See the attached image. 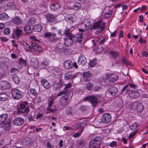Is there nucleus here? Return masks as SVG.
<instances>
[{
    "instance_id": "f257e3e1",
    "label": "nucleus",
    "mask_w": 148,
    "mask_h": 148,
    "mask_svg": "<svg viewBox=\"0 0 148 148\" xmlns=\"http://www.w3.org/2000/svg\"><path fill=\"white\" fill-rule=\"evenodd\" d=\"M105 23L101 21L95 22L92 25V28L95 30H99L100 32H102L105 28Z\"/></svg>"
},
{
    "instance_id": "f03ea898",
    "label": "nucleus",
    "mask_w": 148,
    "mask_h": 148,
    "mask_svg": "<svg viewBox=\"0 0 148 148\" xmlns=\"http://www.w3.org/2000/svg\"><path fill=\"white\" fill-rule=\"evenodd\" d=\"M101 138L98 136L95 137L91 140L89 144V148H97L101 144Z\"/></svg>"
},
{
    "instance_id": "7ed1b4c3",
    "label": "nucleus",
    "mask_w": 148,
    "mask_h": 148,
    "mask_svg": "<svg viewBox=\"0 0 148 148\" xmlns=\"http://www.w3.org/2000/svg\"><path fill=\"white\" fill-rule=\"evenodd\" d=\"M137 86L134 84H127L122 88L121 92H123L127 90L126 92H138L135 88Z\"/></svg>"
},
{
    "instance_id": "20e7f679",
    "label": "nucleus",
    "mask_w": 148,
    "mask_h": 148,
    "mask_svg": "<svg viewBox=\"0 0 148 148\" xmlns=\"http://www.w3.org/2000/svg\"><path fill=\"white\" fill-rule=\"evenodd\" d=\"M84 99L85 101H88L90 102L93 107L97 106L99 102L97 97L95 95L87 96L84 97Z\"/></svg>"
},
{
    "instance_id": "39448f33",
    "label": "nucleus",
    "mask_w": 148,
    "mask_h": 148,
    "mask_svg": "<svg viewBox=\"0 0 148 148\" xmlns=\"http://www.w3.org/2000/svg\"><path fill=\"white\" fill-rule=\"evenodd\" d=\"M66 93H59L57 95V97H59L62 95L64 94V95L61 97L60 99V105L63 106H64L68 103V94H66ZM69 94V93H67Z\"/></svg>"
},
{
    "instance_id": "423d86ee",
    "label": "nucleus",
    "mask_w": 148,
    "mask_h": 148,
    "mask_svg": "<svg viewBox=\"0 0 148 148\" xmlns=\"http://www.w3.org/2000/svg\"><path fill=\"white\" fill-rule=\"evenodd\" d=\"M10 87V84L6 81L2 80L0 82V89L2 90H8Z\"/></svg>"
},
{
    "instance_id": "0eeeda50",
    "label": "nucleus",
    "mask_w": 148,
    "mask_h": 148,
    "mask_svg": "<svg viewBox=\"0 0 148 148\" xmlns=\"http://www.w3.org/2000/svg\"><path fill=\"white\" fill-rule=\"evenodd\" d=\"M111 120V116L110 114L106 113L103 114L101 118V121L102 123H108Z\"/></svg>"
},
{
    "instance_id": "6e6552de",
    "label": "nucleus",
    "mask_w": 148,
    "mask_h": 148,
    "mask_svg": "<svg viewBox=\"0 0 148 148\" xmlns=\"http://www.w3.org/2000/svg\"><path fill=\"white\" fill-rule=\"evenodd\" d=\"M77 62L79 65L83 66L87 63L86 58L84 56L81 55L78 57Z\"/></svg>"
},
{
    "instance_id": "1a4fd4ad",
    "label": "nucleus",
    "mask_w": 148,
    "mask_h": 148,
    "mask_svg": "<svg viewBox=\"0 0 148 148\" xmlns=\"http://www.w3.org/2000/svg\"><path fill=\"white\" fill-rule=\"evenodd\" d=\"M108 81L110 82H113L117 80L118 78V76L115 74L111 73L107 75L106 76Z\"/></svg>"
},
{
    "instance_id": "9d476101",
    "label": "nucleus",
    "mask_w": 148,
    "mask_h": 148,
    "mask_svg": "<svg viewBox=\"0 0 148 148\" xmlns=\"http://www.w3.org/2000/svg\"><path fill=\"white\" fill-rule=\"evenodd\" d=\"M46 17L48 23H56L57 22L56 17L51 14H47Z\"/></svg>"
},
{
    "instance_id": "9b49d317",
    "label": "nucleus",
    "mask_w": 148,
    "mask_h": 148,
    "mask_svg": "<svg viewBox=\"0 0 148 148\" xmlns=\"http://www.w3.org/2000/svg\"><path fill=\"white\" fill-rule=\"evenodd\" d=\"M64 82L62 79H60L58 82L54 83L53 85V90L55 91L59 90L63 86Z\"/></svg>"
},
{
    "instance_id": "f8f14e48",
    "label": "nucleus",
    "mask_w": 148,
    "mask_h": 148,
    "mask_svg": "<svg viewBox=\"0 0 148 148\" xmlns=\"http://www.w3.org/2000/svg\"><path fill=\"white\" fill-rule=\"evenodd\" d=\"M73 37L71 36L64 38V40L65 45L67 47L71 46L73 43Z\"/></svg>"
},
{
    "instance_id": "ddd939ff",
    "label": "nucleus",
    "mask_w": 148,
    "mask_h": 148,
    "mask_svg": "<svg viewBox=\"0 0 148 148\" xmlns=\"http://www.w3.org/2000/svg\"><path fill=\"white\" fill-rule=\"evenodd\" d=\"M108 54L110 58H112L115 60L119 56V53L118 52L113 50L110 51Z\"/></svg>"
},
{
    "instance_id": "4468645a",
    "label": "nucleus",
    "mask_w": 148,
    "mask_h": 148,
    "mask_svg": "<svg viewBox=\"0 0 148 148\" xmlns=\"http://www.w3.org/2000/svg\"><path fill=\"white\" fill-rule=\"evenodd\" d=\"M64 68L66 69H70L73 67V62L70 60H68L64 62L63 63Z\"/></svg>"
},
{
    "instance_id": "2eb2a0df",
    "label": "nucleus",
    "mask_w": 148,
    "mask_h": 148,
    "mask_svg": "<svg viewBox=\"0 0 148 148\" xmlns=\"http://www.w3.org/2000/svg\"><path fill=\"white\" fill-rule=\"evenodd\" d=\"M83 35V34L82 33H78L76 34L74 39L75 42L78 43H81L84 39Z\"/></svg>"
},
{
    "instance_id": "dca6fc26",
    "label": "nucleus",
    "mask_w": 148,
    "mask_h": 148,
    "mask_svg": "<svg viewBox=\"0 0 148 148\" xmlns=\"http://www.w3.org/2000/svg\"><path fill=\"white\" fill-rule=\"evenodd\" d=\"M24 120L23 118L18 117L14 120L13 123L16 126H21L24 123Z\"/></svg>"
},
{
    "instance_id": "f3484780",
    "label": "nucleus",
    "mask_w": 148,
    "mask_h": 148,
    "mask_svg": "<svg viewBox=\"0 0 148 148\" xmlns=\"http://www.w3.org/2000/svg\"><path fill=\"white\" fill-rule=\"evenodd\" d=\"M12 22L15 25H18L21 24L23 21L22 18L19 16H16L12 20Z\"/></svg>"
},
{
    "instance_id": "a211bd4d",
    "label": "nucleus",
    "mask_w": 148,
    "mask_h": 148,
    "mask_svg": "<svg viewBox=\"0 0 148 148\" xmlns=\"http://www.w3.org/2000/svg\"><path fill=\"white\" fill-rule=\"evenodd\" d=\"M84 79L86 81H89L92 76V73L89 71L84 72L82 75Z\"/></svg>"
},
{
    "instance_id": "6ab92c4d",
    "label": "nucleus",
    "mask_w": 148,
    "mask_h": 148,
    "mask_svg": "<svg viewBox=\"0 0 148 148\" xmlns=\"http://www.w3.org/2000/svg\"><path fill=\"white\" fill-rule=\"evenodd\" d=\"M40 66L42 69H45L49 63L47 59L45 58H43L41 61Z\"/></svg>"
},
{
    "instance_id": "aec40b11",
    "label": "nucleus",
    "mask_w": 148,
    "mask_h": 148,
    "mask_svg": "<svg viewBox=\"0 0 148 148\" xmlns=\"http://www.w3.org/2000/svg\"><path fill=\"white\" fill-rule=\"evenodd\" d=\"M41 84L46 89H48L50 87L49 82L45 79H42L41 81Z\"/></svg>"
},
{
    "instance_id": "412c9836",
    "label": "nucleus",
    "mask_w": 148,
    "mask_h": 148,
    "mask_svg": "<svg viewBox=\"0 0 148 148\" xmlns=\"http://www.w3.org/2000/svg\"><path fill=\"white\" fill-rule=\"evenodd\" d=\"M32 46L33 49L36 51L40 52L42 49V48L39 45L35 43H32Z\"/></svg>"
},
{
    "instance_id": "4be33fe9",
    "label": "nucleus",
    "mask_w": 148,
    "mask_h": 148,
    "mask_svg": "<svg viewBox=\"0 0 148 148\" xmlns=\"http://www.w3.org/2000/svg\"><path fill=\"white\" fill-rule=\"evenodd\" d=\"M42 29V27L39 24L36 25H34L32 28V31L33 32H39Z\"/></svg>"
},
{
    "instance_id": "5701e85b",
    "label": "nucleus",
    "mask_w": 148,
    "mask_h": 148,
    "mask_svg": "<svg viewBox=\"0 0 148 148\" xmlns=\"http://www.w3.org/2000/svg\"><path fill=\"white\" fill-rule=\"evenodd\" d=\"M52 72L55 76L56 78L61 76V72L57 68H54L53 69Z\"/></svg>"
},
{
    "instance_id": "b1692460",
    "label": "nucleus",
    "mask_w": 148,
    "mask_h": 148,
    "mask_svg": "<svg viewBox=\"0 0 148 148\" xmlns=\"http://www.w3.org/2000/svg\"><path fill=\"white\" fill-rule=\"evenodd\" d=\"M8 114H4L0 115V124H3L8 118Z\"/></svg>"
},
{
    "instance_id": "393cba45",
    "label": "nucleus",
    "mask_w": 148,
    "mask_h": 148,
    "mask_svg": "<svg viewBox=\"0 0 148 148\" xmlns=\"http://www.w3.org/2000/svg\"><path fill=\"white\" fill-rule=\"evenodd\" d=\"M11 78L13 82L16 84H18L20 81V79L16 74L12 75Z\"/></svg>"
},
{
    "instance_id": "a878e982",
    "label": "nucleus",
    "mask_w": 148,
    "mask_h": 148,
    "mask_svg": "<svg viewBox=\"0 0 148 148\" xmlns=\"http://www.w3.org/2000/svg\"><path fill=\"white\" fill-rule=\"evenodd\" d=\"M8 97L9 95L7 93H1L0 94V101H5L7 100Z\"/></svg>"
},
{
    "instance_id": "bb28decb",
    "label": "nucleus",
    "mask_w": 148,
    "mask_h": 148,
    "mask_svg": "<svg viewBox=\"0 0 148 148\" xmlns=\"http://www.w3.org/2000/svg\"><path fill=\"white\" fill-rule=\"evenodd\" d=\"M73 15L71 14H68L65 16V19L66 21H69L70 22L73 23L74 21V18Z\"/></svg>"
},
{
    "instance_id": "cd10ccee",
    "label": "nucleus",
    "mask_w": 148,
    "mask_h": 148,
    "mask_svg": "<svg viewBox=\"0 0 148 148\" xmlns=\"http://www.w3.org/2000/svg\"><path fill=\"white\" fill-rule=\"evenodd\" d=\"M59 39V37L56 36V34L52 33L51 38H49L50 40L52 42H56Z\"/></svg>"
},
{
    "instance_id": "c85d7f7f",
    "label": "nucleus",
    "mask_w": 148,
    "mask_h": 148,
    "mask_svg": "<svg viewBox=\"0 0 148 148\" xmlns=\"http://www.w3.org/2000/svg\"><path fill=\"white\" fill-rule=\"evenodd\" d=\"M19 64L22 66H25L27 65V63L26 60H24L22 57L19 58L18 61Z\"/></svg>"
},
{
    "instance_id": "c756f323",
    "label": "nucleus",
    "mask_w": 148,
    "mask_h": 148,
    "mask_svg": "<svg viewBox=\"0 0 148 148\" xmlns=\"http://www.w3.org/2000/svg\"><path fill=\"white\" fill-rule=\"evenodd\" d=\"M12 96L14 99L18 100L20 99L22 97V95L21 93H11Z\"/></svg>"
},
{
    "instance_id": "7c9ffc66",
    "label": "nucleus",
    "mask_w": 148,
    "mask_h": 148,
    "mask_svg": "<svg viewBox=\"0 0 148 148\" xmlns=\"http://www.w3.org/2000/svg\"><path fill=\"white\" fill-rule=\"evenodd\" d=\"M60 7V5L59 3L52 4L50 6L51 10L56 11L57 9L59 8Z\"/></svg>"
},
{
    "instance_id": "2f4dec72",
    "label": "nucleus",
    "mask_w": 148,
    "mask_h": 148,
    "mask_svg": "<svg viewBox=\"0 0 148 148\" xmlns=\"http://www.w3.org/2000/svg\"><path fill=\"white\" fill-rule=\"evenodd\" d=\"M72 86V84L70 83H69L67 84H65V87L64 88L63 91H61L60 92H67L68 91L69 89H70Z\"/></svg>"
},
{
    "instance_id": "473e14b6",
    "label": "nucleus",
    "mask_w": 148,
    "mask_h": 148,
    "mask_svg": "<svg viewBox=\"0 0 148 148\" xmlns=\"http://www.w3.org/2000/svg\"><path fill=\"white\" fill-rule=\"evenodd\" d=\"M24 31L26 34H29L32 32V29H31V27L28 25H26L24 27Z\"/></svg>"
},
{
    "instance_id": "72a5a7b5",
    "label": "nucleus",
    "mask_w": 148,
    "mask_h": 148,
    "mask_svg": "<svg viewBox=\"0 0 148 148\" xmlns=\"http://www.w3.org/2000/svg\"><path fill=\"white\" fill-rule=\"evenodd\" d=\"M129 97L132 99H134L138 97L140 95L139 93H129Z\"/></svg>"
},
{
    "instance_id": "f704fd0d",
    "label": "nucleus",
    "mask_w": 148,
    "mask_h": 148,
    "mask_svg": "<svg viewBox=\"0 0 148 148\" xmlns=\"http://www.w3.org/2000/svg\"><path fill=\"white\" fill-rule=\"evenodd\" d=\"M143 109L144 107L142 103H138L136 109L137 111L138 112H141L143 110Z\"/></svg>"
},
{
    "instance_id": "c9c22d12",
    "label": "nucleus",
    "mask_w": 148,
    "mask_h": 148,
    "mask_svg": "<svg viewBox=\"0 0 148 148\" xmlns=\"http://www.w3.org/2000/svg\"><path fill=\"white\" fill-rule=\"evenodd\" d=\"M108 92H117L118 90L115 87L112 86L108 89Z\"/></svg>"
},
{
    "instance_id": "e433bc0d",
    "label": "nucleus",
    "mask_w": 148,
    "mask_h": 148,
    "mask_svg": "<svg viewBox=\"0 0 148 148\" xmlns=\"http://www.w3.org/2000/svg\"><path fill=\"white\" fill-rule=\"evenodd\" d=\"M8 16L6 13H2L0 14V19L1 20H4L7 18Z\"/></svg>"
},
{
    "instance_id": "4c0bfd02",
    "label": "nucleus",
    "mask_w": 148,
    "mask_h": 148,
    "mask_svg": "<svg viewBox=\"0 0 148 148\" xmlns=\"http://www.w3.org/2000/svg\"><path fill=\"white\" fill-rule=\"evenodd\" d=\"M112 13V10H109L108 12H106L105 13L104 17L105 18H108L111 16Z\"/></svg>"
},
{
    "instance_id": "58836bf2",
    "label": "nucleus",
    "mask_w": 148,
    "mask_h": 148,
    "mask_svg": "<svg viewBox=\"0 0 148 148\" xmlns=\"http://www.w3.org/2000/svg\"><path fill=\"white\" fill-rule=\"evenodd\" d=\"M70 32V29H68L65 30L64 32V35L65 36V38H66L67 37H69V36L73 37L72 35L71 34Z\"/></svg>"
},
{
    "instance_id": "ea45409f",
    "label": "nucleus",
    "mask_w": 148,
    "mask_h": 148,
    "mask_svg": "<svg viewBox=\"0 0 148 148\" xmlns=\"http://www.w3.org/2000/svg\"><path fill=\"white\" fill-rule=\"evenodd\" d=\"M83 131V129L82 128L81 131H80L79 132L74 134L73 135V136L75 138L79 137L81 136Z\"/></svg>"
},
{
    "instance_id": "a19ab883",
    "label": "nucleus",
    "mask_w": 148,
    "mask_h": 148,
    "mask_svg": "<svg viewBox=\"0 0 148 148\" xmlns=\"http://www.w3.org/2000/svg\"><path fill=\"white\" fill-rule=\"evenodd\" d=\"M81 4L79 3H75L73 4L72 8L74 10H77L80 8Z\"/></svg>"
},
{
    "instance_id": "79ce46f5",
    "label": "nucleus",
    "mask_w": 148,
    "mask_h": 148,
    "mask_svg": "<svg viewBox=\"0 0 148 148\" xmlns=\"http://www.w3.org/2000/svg\"><path fill=\"white\" fill-rule=\"evenodd\" d=\"M66 114L68 115H72L73 114V112L71 108L70 107H67L66 109Z\"/></svg>"
},
{
    "instance_id": "37998d69",
    "label": "nucleus",
    "mask_w": 148,
    "mask_h": 148,
    "mask_svg": "<svg viewBox=\"0 0 148 148\" xmlns=\"http://www.w3.org/2000/svg\"><path fill=\"white\" fill-rule=\"evenodd\" d=\"M22 30L20 29H17L15 32V34L16 36V37L19 38L22 34Z\"/></svg>"
},
{
    "instance_id": "c03bdc74",
    "label": "nucleus",
    "mask_w": 148,
    "mask_h": 148,
    "mask_svg": "<svg viewBox=\"0 0 148 148\" xmlns=\"http://www.w3.org/2000/svg\"><path fill=\"white\" fill-rule=\"evenodd\" d=\"M71 74L69 73H65L64 76V80H67L70 79L71 80Z\"/></svg>"
},
{
    "instance_id": "a18cd8bd",
    "label": "nucleus",
    "mask_w": 148,
    "mask_h": 148,
    "mask_svg": "<svg viewBox=\"0 0 148 148\" xmlns=\"http://www.w3.org/2000/svg\"><path fill=\"white\" fill-rule=\"evenodd\" d=\"M82 123H78L77 124H76L74 125V128L75 130H77L79 129L80 131H81V130L82 128L84 129V127L82 126L81 125Z\"/></svg>"
},
{
    "instance_id": "49530a36",
    "label": "nucleus",
    "mask_w": 148,
    "mask_h": 148,
    "mask_svg": "<svg viewBox=\"0 0 148 148\" xmlns=\"http://www.w3.org/2000/svg\"><path fill=\"white\" fill-rule=\"evenodd\" d=\"M24 46L26 51H29L32 50V48L27 43H25L24 44Z\"/></svg>"
},
{
    "instance_id": "de8ad7c7",
    "label": "nucleus",
    "mask_w": 148,
    "mask_h": 148,
    "mask_svg": "<svg viewBox=\"0 0 148 148\" xmlns=\"http://www.w3.org/2000/svg\"><path fill=\"white\" fill-rule=\"evenodd\" d=\"M122 62L123 64H125L127 66H128L129 65H131L130 63L127 61V59L125 58V56H124L123 57L122 59Z\"/></svg>"
},
{
    "instance_id": "09e8293b",
    "label": "nucleus",
    "mask_w": 148,
    "mask_h": 148,
    "mask_svg": "<svg viewBox=\"0 0 148 148\" xmlns=\"http://www.w3.org/2000/svg\"><path fill=\"white\" fill-rule=\"evenodd\" d=\"M97 64V61L95 59H93L90 62V66L92 68L94 67Z\"/></svg>"
},
{
    "instance_id": "8fccbe9b",
    "label": "nucleus",
    "mask_w": 148,
    "mask_h": 148,
    "mask_svg": "<svg viewBox=\"0 0 148 148\" xmlns=\"http://www.w3.org/2000/svg\"><path fill=\"white\" fill-rule=\"evenodd\" d=\"M138 125V123L137 122H135L131 126V129L134 130L136 129Z\"/></svg>"
},
{
    "instance_id": "3c124183",
    "label": "nucleus",
    "mask_w": 148,
    "mask_h": 148,
    "mask_svg": "<svg viewBox=\"0 0 148 148\" xmlns=\"http://www.w3.org/2000/svg\"><path fill=\"white\" fill-rule=\"evenodd\" d=\"M96 47L95 48V49L94 50V51L96 53H100L101 51H103V49H100L99 47H98V46H97L96 45Z\"/></svg>"
},
{
    "instance_id": "603ef678",
    "label": "nucleus",
    "mask_w": 148,
    "mask_h": 148,
    "mask_svg": "<svg viewBox=\"0 0 148 148\" xmlns=\"http://www.w3.org/2000/svg\"><path fill=\"white\" fill-rule=\"evenodd\" d=\"M93 86V84L92 83H89L86 85V88L87 90H90Z\"/></svg>"
},
{
    "instance_id": "864d4df0",
    "label": "nucleus",
    "mask_w": 148,
    "mask_h": 148,
    "mask_svg": "<svg viewBox=\"0 0 148 148\" xmlns=\"http://www.w3.org/2000/svg\"><path fill=\"white\" fill-rule=\"evenodd\" d=\"M85 143L84 141L81 140L79 143L78 147L79 148H82L85 145Z\"/></svg>"
},
{
    "instance_id": "5fc2aeb1",
    "label": "nucleus",
    "mask_w": 148,
    "mask_h": 148,
    "mask_svg": "<svg viewBox=\"0 0 148 148\" xmlns=\"http://www.w3.org/2000/svg\"><path fill=\"white\" fill-rule=\"evenodd\" d=\"M10 32V29L8 28H5L4 30V33L5 35H9Z\"/></svg>"
},
{
    "instance_id": "6e6d98bb",
    "label": "nucleus",
    "mask_w": 148,
    "mask_h": 148,
    "mask_svg": "<svg viewBox=\"0 0 148 148\" xmlns=\"http://www.w3.org/2000/svg\"><path fill=\"white\" fill-rule=\"evenodd\" d=\"M10 122L8 121L6 122L5 127V129L6 130H10Z\"/></svg>"
},
{
    "instance_id": "4d7b16f0",
    "label": "nucleus",
    "mask_w": 148,
    "mask_h": 148,
    "mask_svg": "<svg viewBox=\"0 0 148 148\" xmlns=\"http://www.w3.org/2000/svg\"><path fill=\"white\" fill-rule=\"evenodd\" d=\"M52 33L50 32H47L45 33L44 34V36L45 38H51Z\"/></svg>"
},
{
    "instance_id": "13d9d810",
    "label": "nucleus",
    "mask_w": 148,
    "mask_h": 148,
    "mask_svg": "<svg viewBox=\"0 0 148 148\" xmlns=\"http://www.w3.org/2000/svg\"><path fill=\"white\" fill-rule=\"evenodd\" d=\"M8 69V66L4 64L1 66V69L3 71H7Z\"/></svg>"
},
{
    "instance_id": "bf43d9fd",
    "label": "nucleus",
    "mask_w": 148,
    "mask_h": 148,
    "mask_svg": "<svg viewBox=\"0 0 148 148\" xmlns=\"http://www.w3.org/2000/svg\"><path fill=\"white\" fill-rule=\"evenodd\" d=\"M138 102L137 101H135L134 102L132 105V108L133 109L135 108L136 109L137 106L138 105Z\"/></svg>"
},
{
    "instance_id": "052dcab7",
    "label": "nucleus",
    "mask_w": 148,
    "mask_h": 148,
    "mask_svg": "<svg viewBox=\"0 0 148 148\" xmlns=\"http://www.w3.org/2000/svg\"><path fill=\"white\" fill-rule=\"evenodd\" d=\"M147 8L146 6L143 5L142 6L140 10V12L143 13L147 9Z\"/></svg>"
},
{
    "instance_id": "680f3d73",
    "label": "nucleus",
    "mask_w": 148,
    "mask_h": 148,
    "mask_svg": "<svg viewBox=\"0 0 148 148\" xmlns=\"http://www.w3.org/2000/svg\"><path fill=\"white\" fill-rule=\"evenodd\" d=\"M20 107L21 109L22 110H23L26 107V106L25 105V104L21 102V103L20 104Z\"/></svg>"
},
{
    "instance_id": "e2e57ef3",
    "label": "nucleus",
    "mask_w": 148,
    "mask_h": 148,
    "mask_svg": "<svg viewBox=\"0 0 148 148\" xmlns=\"http://www.w3.org/2000/svg\"><path fill=\"white\" fill-rule=\"evenodd\" d=\"M136 131L134 132L133 133L130 134L128 136V138L130 139L132 137H134L136 134Z\"/></svg>"
},
{
    "instance_id": "0e129e2a",
    "label": "nucleus",
    "mask_w": 148,
    "mask_h": 148,
    "mask_svg": "<svg viewBox=\"0 0 148 148\" xmlns=\"http://www.w3.org/2000/svg\"><path fill=\"white\" fill-rule=\"evenodd\" d=\"M117 144V142L116 141H113L109 145L112 147H115Z\"/></svg>"
},
{
    "instance_id": "69168bd1",
    "label": "nucleus",
    "mask_w": 148,
    "mask_h": 148,
    "mask_svg": "<svg viewBox=\"0 0 148 148\" xmlns=\"http://www.w3.org/2000/svg\"><path fill=\"white\" fill-rule=\"evenodd\" d=\"M117 32L116 30H115L113 33L111 34L110 37L112 38L115 37L116 36V34Z\"/></svg>"
},
{
    "instance_id": "338daca9",
    "label": "nucleus",
    "mask_w": 148,
    "mask_h": 148,
    "mask_svg": "<svg viewBox=\"0 0 148 148\" xmlns=\"http://www.w3.org/2000/svg\"><path fill=\"white\" fill-rule=\"evenodd\" d=\"M34 118V116H33L32 115L30 114L29 115L28 117V120L29 121H34V120L33 119Z\"/></svg>"
},
{
    "instance_id": "774afa93",
    "label": "nucleus",
    "mask_w": 148,
    "mask_h": 148,
    "mask_svg": "<svg viewBox=\"0 0 148 148\" xmlns=\"http://www.w3.org/2000/svg\"><path fill=\"white\" fill-rule=\"evenodd\" d=\"M123 37V30H121L119 32V37L120 38H122Z\"/></svg>"
}]
</instances>
